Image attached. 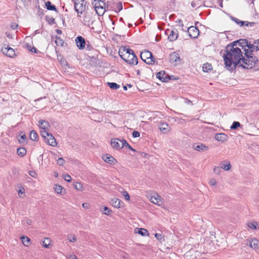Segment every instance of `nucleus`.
Instances as JSON below:
<instances>
[{
	"instance_id": "obj_1",
	"label": "nucleus",
	"mask_w": 259,
	"mask_h": 259,
	"mask_svg": "<svg viewBox=\"0 0 259 259\" xmlns=\"http://www.w3.org/2000/svg\"><path fill=\"white\" fill-rule=\"evenodd\" d=\"M238 42L239 41H234L228 45L223 56L226 67L229 70L235 69L237 65L242 67L241 64H243V60L246 58L243 56L241 49L237 47Z\"/></svg>"
},
{
	"instance_id": "obj_2",
	"label": "nucleus",
	"mask_w": 259,
	"mask_h": 259,
	"mask_svg": "<svg viewBox=\"0 0 259 259\" xmlns=\"http://www.w3.org/2000/svg\"><path fill=\"white\" fill-rule=\"evenodd\" d=\"M237 41H239L237 47L244 49V55L246 57V59L243 60V64L241 65L245 69L252 68L258 62L256 53L259 51V39L254 41L253 44L246 39H239Z\"/></svg>"
},
{
	"instance_id": "obj_3",
	"label": "nucleus",
	"mask_w": 259,
	"mask_h": 259,
	"mask_svg": "<svg viewBox=\"0 0 259 259\" xmlns=\"http://www.w3.org/2000/svg\"><path fill=\"white\" fill-rule=\"evenodd\" d=\"M118 54L120 57L127 63L131 65H137L138 63V58L133 50L126 46H121L119 49Z\"/></svg>"
},
{
	"instance_id": "obj_4",
	"label": "nucleus",
	"mask_w": 259,
	"mask_h": 259,
	"mask_svg": "<svg viewBox=\"0 0 259 259\" xmlns=\"http://www.w3.org/2000/svg\"><path fill=\"white\" fill-rule=\"evenodd\" d=\"M92 4L94 5L95 11L99 16L103 15L105 11L108 10L109 6L108 4L106 5L105 0H93Z\"/></svg>"
},
{
	"instance_id": "obj_5",
	"label": "nucleus",
	"mask_w": 259,
	"mask_h": 259,
	"mask_svg": "<svg viewBox=\"0 0 259 259\" xmlns=\"http://www.w3.org/2000/svg\"><path fill=\"white\" fill-rule=\"evenodd\" d=\"M74 2V9L78 14H82L86 8L87 2L84 0H72Z\"/></svg>"
},
{
	"instance_id": "obj_6",
	"label": "nucleus",
	"mask_w": 259,
	"mask_h": 259,
	"mask_svg": "<svg viewBox=\"0 0 259 259\" xmlns=\"http://www.w3.org/2000/svg\"><path fill=\"white\" fill-rule=\"evenodd\" d=\"M165 33L168 35V39L170 41H173L176 40L179 35L178 31L176 29H174L171 30L167 29L165 31Z\"/></svg>"
},
{
	"instance_id": "obj_7",
	"label": "nucleus",
	"mask_w": 259,
	"mask_h": 259,
	"mask_svg": "<svg viewBox=\"0 0 259 259\" xmlns=\"http://www.w3.org/2000/svg\"><path fill=\"white\" fill-rule=\"evenodd\" d=\"M169 61L171 64L175 66L177 65L181 62L180 55L176 52L170 54L169 56Z\"/></svg>"
},
{
	"instance_id": "obj_8",
	"label": "nucleus",
	"mask_w": 259,
	"mask_h": 259,
	"mask_svg": "<svg viewBox=\"0 0 259 259\" xmlns=\"http://www.w3.org/2000/svg\"><path fill=\"white\" fill-rule=\"evenodd\" d=\"M1 51L4 54L9 57H13L15 55L14 50L9 46L6 47H2Z\"/></svg>"
},
{
	"instance_id": "obj_9",
	"label": "nucleus",
	"mask_w": 259,
	"mask_h": 259,
	"mask_svg": "<svg viewBox=\"0 0 259 259\" xmlns=\"http://www.w3.org/2000/svg\"><path fill=\"white\" fill-rule=\"evenodd\" d=\"M190 37L196 38L199 34V29L195 26H190L188 28L187 30Z\"/></svg>"
},
{
	"instance_id": "obj_10",
	"label": "nucleus",
	"mask_w": 259,
	"mask_h": 259,
	"mask_svg": "<svg viewBox=\"0 0 259 259\" xmlns=\"http://www.w3.org/2000/svg\"><path fill=\"white\" fill-rule=\"evenodd\" d=\"M75 42L77 47L79 50H83L85 48L86 41L85 39L81 36H78L75 38Z\"/></svg>"
},
{
	"instance_id": "obj_11",
	"label": "nucleus",
	"mask_w": 259,
	"mask_h": 259,
	"mask_svg": "<svg viewBox=\"0 0 259 259\" xmlns=\"http://www.w3.org/2000/svg\"><path fill=\"white\" fill-rule=\"evenodd\" d=\"M150 200L152 203L159 206H161L163 204L161 196L157 193H155L153 196H152Z\"/></svg>"
},
{
	"instance_id": "obj_12",
	"label": "nucleus",
	"mask_w": 259,
	"mask_h": 259,
	"mask_svg": "<svg viewBox=\"0 0 259 259\" xmlns=\"http://www.w3.org/2000/svg\"><path fill=\"white\" fill-rule=\"evenodd\" d=\"M102 159L107 163L110 164H115L117 160L112 156L109 154H106L102 156Z\"/></svg>"
},
{
	"instance_id": "obj_13",
	"label": "nucleus",
	"mask_w": 259,
	"mask_h": 259,
	"mask_svg": "<svg viewBox=\"0 0 259 259\" xmlns=\"http://www.w3.org/2000/svg\"><path fill=\"white\" fill-rule=\"evenodd\" d=\"M156 77L159 78L162 82H167L170 78L167 74H166L164 71H161L156 74Z\"/></svg>"
},
{
	"instance_id": "obj_14",
	"label": "nucleus",
	"mask_w": 259,
	"mask_h": 259,
	"mask_svg": "<svg viewBox=\"0 0 259 259\" xmlns=\"http://www.w3.org/2000/svg\"><path fill=\"white\" fill-rule=\"evenodd\" d=\"M110 204L112 206L116 208H120L123 205V202L118 198H113L110 201Z\"/></svg>"
},
{
	"instance_id": "obj_15",
	"label": "nucleus",
	"mask_w": 259,
	"mask_h": 259,
	"mask_svg": "<svg viewBox=\"0 0 259 259\" xmlns=\"http://www.w3.org/2000/svg\"><path fill=\"white\" fill-rule=\"evenodd\" d=\"M248 241L249 242V246L254 249H257L259 245V240H257L256 238H250L248 240Z\"/></svg>"
},
{
	"instance_id": "obj_16",
	"label": "nucleus",
	"mask_w": 259,
	"mask_h": 259,
	"mask_svg": "<svg viewBox=\"0 0 259 259\" xmlns=\"http://www.w3.org/2000/svg\"><path fill=\"white\" fill-rule=\"evenodd\" d=\"M111 145L114 149L119 150L122 148V146H121L119 140L115 138L111 140Z\"/></svg>"
},
{
	"instance_id": "obj_17",
	"label": "nucleus",
	"mask_w": 259,
	"mask_h": 259,
	"mask_svg": "<svg viewBox=\"0 0 259 259\" xmlns=\"http://www.w3.org/2000/svg\"><path fill=\"white\" fill-rule=\"evenodd\" d=\"M38 123L40 130H49L50 125L48 121L40 119L39 120Z\"/></svg>"
},
{
	"instance_id": "obj_18",
	"label": "nucleus",
	"mask_w": 259,
	"mask_h": 259,
	"mask_svg": "<svg viewBox=\"0 0 259 259\" xmlns=\"http://www.w3.org/2000/svg\"><path fill=\"white\" fill-rule=\"evenodd\" d=\"M159 128L163 134H167L170 131L168 124L164 122L161 123L160 124Z\"/></svg>"
},
{
	"instance_id": "obj_19",
	"label": "nucleus",
	"mask_w": 259,
	"mask_h": 259,
	"mask_svg": "<svg viewBox=\"0 0 259 259\" xmlns=\"http://www.w3.org/2000/svg\"><path fill=\"white\" fill-rule=\"evenodd\" d=\"M48 144L52 146H56L57 145V142L55 138L51 134L46 139Z\"/></svg>"
},
{
	"instance_id": "obj_20",
	"label": "nucleus",
	"mask_w": 259,
	"mask_h": 259,
	"mask_svg": "<svg viewBox=\"0 0 259 259\" xmlns=\"http://www.w3.org/2000/svg\"><path fill=\"white\" fill-rule=\"evenodd\" d=\"M54 191L58 194L60 195L64 194L65 190L64 188L60 185L55 184L54 185Z\"/></svg>"
},
{
	"instance_id": "obj_21",
	"label": "nucleus",
	"mask_w": 259,
	"mask_h": 259,
	"mask_svg": "<svg viewBox=\"0 0 259 259\" xmlns=\"http://www.w3.org/2000/svg\"><path fill=\"white\" fill-rule=\"evenodd\" d=\"M152 54L150 51H145L141 53L140 56L142 60L144 61V60H146V59L150 58V57H152Z\"/></svg>"
},
{
	"instance_id": "obj_22",
	"label": "nucleus",
	"mask_w": 259,
	"mask_h": 259,
	"mask_svg": "<svg viewBox=\"0 0 259 259\" xmlns=\"http://www.w3.org/2000/svg\"><path fill=\"white\" fill-rule=\"evenodd\" d=\"M231 165L230 162L227 160L224 161L221 163V168L225 170L228 171L231 168Z\"/></svg>"
},
{
	"instance_id": "obj_23",
	"label": "nucleus",
	"mask_w": 259,
	"mask_h": 259,
	"mask_svg": "<svg viewBox=\"0 0 259 259\" xmlns=\"http://www.w3.org/2000/svg\"><path fill=\"white\" fill-rule=\"evenodd\" d=\"M193 148L198 151H206L208 150V147L203 144H200L196 146H194Z\"/></svg>"
},
{
	"instance_id": "obj_24",
	"label": "nucleus",
	"mask_w": 259,
	"mask_h": 259,
	"mask_svg": "<svg viewBox=\"0 0 259 259\" xmlns=\"http://www.w3.org/2000/svg\"><path fill=\"white\" fill-rule=\"evenodd\" d=\"M215 138L217 141L224 142L227 140V136L225 134L220 133L217 134Z\"/></svg>"
},
{
	"instance_id": "obj_25",
	"label": "nucleus",
	"mask_w": 259,
	"mask_h": 259,
	"mask_svg": "<svg viewBox=\"0 0 259 259\" xmlns=\"http://www.w3.org/2000/svg\"><path fill=\"white\" fill-rule=\"evenodd\" d=\"M202 69L204 72H208L212 69V67L210 63H206L203 64Z\"/></svg>"
},
{
	"instance_id": "obj_26",
	"label": "nucleus",
	"mask_w": 259,
	"mask_h": 259,
	"mask_svg": "<svg viewBox=\"0 0 259 259\" xmlns=\"http://www.w3.org/2000/svg\"><path fill=\"white\" fill-rule=\"evenodd\" d=\"M46 7L48 10L57 11V9L55 5L51 4L50 1H48L45 3Z\"/></svg>"
},
{
	"instance_id": "obj_27",
	"label": "nucleus",
	"mask_w": 259,
	"mask_h": 259,
	"mask_svg": "<svg viewBox=\"0 0 259 259\" xmlns=\"http://www.w3.org/2000/svg\"><path fill=\"white\" fill-rule=\"evenodd\" d=\"M21 239L23 244L26 246H28L30 244V239L26 236H23L21 237Z\"/></svg>"
},
{
	"instance_id": "obj_28",
	"label": "nucleus",
	"mask_w": 259,
	"mask_h": 259,
	"mask_svg": "<svg viewBox=\"0 0 259 259\" xmlns=\"http://www.w3.org/2000/svg\"><path fill=\"white\" fill-rule=\"evenodd\" d=\"M30 139L32 141H36L38 139V135L34 130L31 131L30 134Z\"/></svg>"
},
{
	"instance_id": "obj_29",
	"label": "nucleus",
	"mask_w": 259,
	"mask_h": 259,
	"mask_svg": "<svg viewBox=\"0 0 259 259\" xmlns=\"http://www.w3.org/2000/svg\"><path fill=\"white\" fill-rule=\"evenodd\" d=\"M136 229L138 230V233L142 236H145L148 235V231L146 229L144 228H136Z\"/></svg>"
},
{
	"instance_id": "obj_30",
	"label": "nucleus",
	"mask_w": 259,
	"mask_h": 259,
	"mask_svg": "<svg viewBox=\"0 0 259 259\" xmlns=\"http://www.w3.org/2000/svg\"><path fill=\"white\" fill-rule=\"evenodd\" d=\"M17 154L19 156H23L26 154V150L24 148H20L17 149Z\"/></svg>"
},
{
	"instance_id": "obj_31",
	"label": "nucleus",
	"mask_w": 259,
	"mask_h": 259,
	"mask_svg": "<svg viewBox=\"0 0 259 259\" xmlns=\"http://www.w3.org/2000/svg\"><path fill=\"white\" fill-rule=\"evenodd\" d=\"M74 188L79 191H83V187L80 183L76 182L73 184Z\"/></svg>"
},
{
	"instance_id": "obj_32",
	"label": "nucleus",
	"mask_w": 259,
	"mask_h": 259,
	"mask_svg": "<svg viewBox=\"0 0 259 259\" xmlns=\"http://www.w3.org/2000/svg\"><path fill=\"white\" fill-rule=\"evenodd\" d=\"M231 19L234 21L236 24L239 25L241 26H242L244 24V22L243 21H241L236 18L231 17Z\"/></svg>"
},
{
	"instance_id": "obj_33",
	"label": "nucleus",
	"mask_w": 259,
	"mask_h": 259,
	"mask_svg": "<svg viewBox=\"0 0 259 259\" xmlns=\"http://www.w3.org/2000/svg\"><path fill=\"white\" fill-rule=\"evenodd\" d=\"M108 85L112 89L116 90L120 88V85L115 82H108Z\"/></svg>"
},
{
	"instance_id": "obj_34",
	"label": "nucleus",
	"mask_w": 259,
	"mask_h": 259,
	"mask_svg": "<svg viewBox=\"0 0 259 259\" xmlns=\"http://www.w3.org/2000/svg\"><path fill=\"white\" fill-rule=\"evenodd\" d=\"M48 131L49 130H40V134L45 139L50 134L48 133Z\"/></svg>"
},
{
	"instance_id": "obj_35",
	"label": "nucleus",
	"mask_w": 259,
	"mask_h": 259,
	"mask_svg": "<svg viewBox=\"0 0 259 259\" xmlns=\"http://www.w3.org/2000/svg\"><path fill=\"white\" fill-rule=\"evenodd\" d=\"M257 225V224L255 222H250L247 223L248 227L253 230L256 229Z\"/></svg>"
},
{
	"instance_id": "obj_36",
	"label": "nucleus",
	"mask_w": 259,
	"mask_h": 259,
	"mask_svg": "<svg viewBox=\"0 0 259 259\" xmlns=\"http://www.w3.org/2000/svg\"><path fill=\"white\" fill-rule=\"evenodd\" d=\"M46 20L48 22V23L50 25H52L55 23V19L53 17H51L48 16H46Z\"/></svg>"
},
{
	"instance_id": "obj_37",
	"label": "nucleus",
	"mask_w": 259,
	"mask_h": 259,
	"mask_svg": "<svg viewBox=\"0 0 259 259\" xmlns=\"http://www.w3.org/2000/svg\"><path fill=\"white\" fill-rule=\"evenodd\" d=\"M241 124L238 121H234L232 125L231 126V129L232 130H236L239 126H240Z\"/></svg>"
},
{
	"instance_id": "obj_38",
	"label": "nucleus",
	"mask_w": 259,
	"mask_h": 259,
	"mask_svg": "<svg viewBox=\"0 0 259 259\" xmlns=\"http://www.w3.org/2000/svg\"><path fill=\"white\" fill-rule=\"evenodd\" d=\"M154 58L152 55V57H150V58L146 59V60H144V62L148 64H153L154 63Z\"/></svg>"
},
{
	"instance_id": "obj_39",
	"label": "nucleus",
	"mask_w": 259,
	"mask_h": 259,
	"mask_svg": "<svg viewBox=\"0 0 259 259\" xmlns=\"http://www.w3.org/2000/svg\"><path fill=\"white\" fill-rule=\"evenodd\" d=\"M67 239L71 242H74L76 241V237L72 234L68 235L67 236Z\"/></svg>"
},
{
	"instance_id": "obj_40",
	"label": "nucleus",
	"mask_w": 259,
	"mask_h": 259,
	"mask_svg": "<svg viewBox=\"0 0 259 259\" xmlns=\"http://www.w3.org/2000/svg\"><path fill=\"white\" fill-rule=\"evenodd\" d=\"M56 45L58 46H62L64 44V41L59 37H57L55 40Z\"/></svg>"
},
{
	"instance_id": "obj_41",
	"label": "nucleus",
	"mask_w": 259,
	"mask_h": 259,
	"mask_svg": "<svg viewBox=\"0 0 259 259\" xmlns=\"http://www.w3.org/2000/svg\"><path fill=\"white\" fill-rule=\"evenodd\" d=\"M22 223L23 225L26 224L27 225L31 226L32 225V221L30 219H27L26 220H22Z\"/></svg>"
},
{
	"instance_id": "obj_42",
	"label": "nucleus",
	"mask_w": 259,
	"mask_h": 259,
	"mask_svg": "<svg viewBox=\"0 0 259 259\" xmlns=\"http://www.w3.org/2000/svg\"><path fill=\"white\" fill-rule=\"evenodd\" d=\"M103 213L106 215H109L110 212H111V209H110L108 207L104 206L103 208Z\"/></svg>"
},
{
	"instance_id": "obj_43",
	"label": "nucleus",
	"mask_w": 259,
	"mask_h": 259,
	"mask_svg": "<svg viewBox=\"0 0 259 259\" xmlns=\"http://www.w3.org/2000/svg\"><path fill=\"white\" fill-rule=\"evenodd\" d=\"M63 178L66 181H67L68 182H70L72 180L70 176L68 174L64 175L63 176Z\"/></svg>"
},
{
	"instance_id": "obj_44",
	"label": "nucleus",
	"mask_w": 259,
	"mask_h": 259,
	"mask_svg": "<svg viewBox=\"0 0 259 259\" xmlns=\"http://www.w3.org/2000/svg\"><path fill=\"white\" fill-rule=\"evenodd\" d=\"M214 172L217 175H219L221 172V168L219 166H215L213 169Z\"/></svg>"
},
{
	"instance_id": "obj_45",
	"label": "nucleus",
	"mask_w": 259,
	"mask_h": 259,
	"mask_svg": "<svg viewBox=\"0 0 259 259\" xmlns=\"http://www.w3.org/2000/svg\"><path fill=\"white\" fill-rule=\"evenodd\" d=\"M28 50L31 51V52H34L35 53H37L39 51L37 50V49L35 48L34 47H31V46H29V47H28Z\"/></svg>"
},
{
	"instance_id": "obj_46",
	"label": "nucleus",
	"mask_w": 259,
	"mask_h": 259,
	"mask_svg": "<svg viewBox=\"0 0 259 259\" xmlns=\"http://www.w3.org/2000/svg\"><path fill=\"white\" fill-rule=\"evenodd\" d=\"M50 245V240L48 238H47L44 242H43V246L46 248H48L49 246Z\"/></svg>"
},
{
	"instance_id": "obj_47",
	"label": "nucleus",
	"mask_w": 259,
	"mask_h": 259,
	"mask_svg": "<svg viewBox=\"0 0 259 259\" xmlns=\"http://www.w3.org/2000/svg\"><path fill=\"white\" fill-rule=\"evenodd\" d=\"M122 193H123V195L124 196V199L127 201L130 200V196L129 194H128V193L125 191H123Z\"/></svg>"
},
{
	"instance_id": "obj_48",
	"label": "nucleus",
	"mask_w": 259,
	"mask_h": 259,
	"mask_svg": "<svg viewBox=\"0 0 259 259\" xmlns=\"http://www.w3.org/2000/svg\"><path fill=\"white\" fill-rule=\"evenodd\" d=\"M65 160L63 158H59L57 160V164L59 165H63L64 164Z\"/></svg>"
},
{
	"instance_id": "obj_49",
	"label": "nucleus",
	"mask_w": 259,
	"mask_h": 259,
	"mask_svg": "<svg viewBox=\"0 0 259 259\" xmlns=\"http://www.w3.org/2000/svg\"><path fill=\"white\" fill-rule=\"evenodd\" d=\"M119 142L120 143V145L121 146H122V148L124 147H126V145H128V144L125 140H123L121 141L119 140Z\"/></svg>"
},
{
	"instance_id": "obj_50",
	"label": "nucleus",
	"mask_w": 259,
	"mask_h": 259,
	"mask_svg": "<svg viewBox=\"0 0 259 259\" xmlns=\"http://www.w3.org/2000/svg\"><path fill=\"white\" fill-rule=\"evenodd\" d=\"M209 184L212 186H215L217 184V181L214 179H211L209 180Z\"/></svg>"
},
{
	"instance_id": "obj_51",
	"label": "nucleus",
	"mask_w": 259,
	"mask_h": 259,
	"mask_svg": "<svg viewBox=\"0 0 259 259\" xmlns=\"http://www.w3.org/2000/svg\"><path fill=\"white\" fill-rule=\"evenodd\" d=\"M155 237L158 240H161L163 238V236L162 234L158 233H156L155 234Z\"/></svg>"
},
{
	"instance_id": "obj_52",
	"label": "nucleus",
	"mask_w": 259,
	"mask_h": 259,
	"mask_svg": "<svg viewBox=\"0 0 259 259\" xmlns=\"http://www.w3.org/2000/svg\"><path fill=\"white\" fill-rule=\"evenodd\" d=\"M132 135L134 138H138V137H140V134L139 132L135 131L133 132Z\"/></svg>"
},
{
	"instance_id": "obj_53",
	"label": "nucleus",
	"mask_w": 259,
	"mask_h": 259,
	"mask_svg": "<svg viewBox=\"0 0 259 259\" xmlns=\"http://www.w3.org/2000/svg\"><path fill=\"white\" fill-rule=\"evenodd\" d=\"M116 7H117L118 12L121 11L122 9V3H117Z\"/></svg>"
},
{
	"instance_id": "obj_54",
	"label": "nucleus",
	"mask_w": 259,
	"mask_h": 259,
	"mask_svg": "<svg viewBox=\"0 0 259 259\" xmlns=\"http://www.w3.org/2000/svg\"><path fill=\"white\" fill-rule=\"evenodd\" d=\"M25 193V190L23 188H22V189H20L18 191V194L20 197H23V196H21L22 194H24Z\"/></svg>"
},
{
	"instance_id": "obj_55",
	"label": "nucleus",
	"mask_w": 259,
	"mask_h": 259,
	"mask_svg": "<svg viewBox=\"0 0 259 259\" xmlns=\"http://www.w3.org/2000/svg\"><path fill=\"white\" fill-rule=\"evenodd\" d=\"M18 26V24H17L15 23H13L12 24H11L10 27L12 29L15 30L17 28Z\"/></svg>"
},
{
	"instance_id": "obj_56",
	"label": "nucleus",
	"mask_w": 259,
	"mask_h": 259,
	"mask_svg": "<svg viewBox=\"0 0 259 259\" xmlns=\"http://www.w3.org/2000/svg\"><path fill=\"white\" fill-rule=\"evenodd\" d=\"M29 174L30 175V176H31L32 177H33V178H35L36 176V174L35 171H32V170L29 171Z\"/></svg>"
},
{
	"instance_id": "obj_57",
	"label": "nucleus",
	"mask_w": 259,
	"mask_h": 259,
	"mask_svg": "<svg viewBox=\"0 0 259 259\" xmlns=\"http://www.w3.org/2000/svg\"><path fill=\"white\" fill-rule=\"evenodd\" d=\"M244 25H245L246 26H248L249 25H250V26H253L254 24V22H249L248 21H244Z\"/></svg>"
},
{
	"instance_id": "obj_58",
	"label": "nucleus",
	"mask_w": 259,
	"mask_h": 259,
	"mask_svg": "<svg viewBox=\"0 0 259 259\" xmlns=\"http://www.w3.org/2000/svg\"><path fill=\"white\" fill-rule=\"evenodd\" d=\"M67 259H78V258L76 255L74 254H71L69 255Z\"/></svg>"
},
{
	"instance_id": "obj_59",
	"label": "nucleus",
	"mask_w": 259,
	"mask_h": 259,
	"mask_svg": "<svg viewBox=\"0 0 259 259\" xmlns=\"http://www.w3.org/2000/svg\"><path fill=\"white\" fill-rule=\"evenodd\" d=\"M89 204L87 203H84L82 204V206L85 208H89Z\"/></svg>"
},
{
	"instance_id": "obj_60",
	"label": "nucleus",
	"mask_w": 259,
	"mask_h": 259,
	"mask_svg": "<svg viewBox=\"0 0 259 259\" xmlns=\"http://www.w3.org/2000/svg\"><path fill=\"white\" fill-rule=\"evenodd\" d=\"M21 138L23 140H25L26 139V136L25 134H23L21 135Z\"/></svg>"
},
{
	"instance_id": "obj_61",
	"label": "nucleus",
	"mask_w": 259,
	"mask_h": 259,
	"mask_svg": "<svg viewBox=\"0 0 259 259\" xmlns=\"http://www.w3.org/2000/svg\"><path fill=\"white\" fill-rule=\"evenodd\" d=\"M87 49L88 50H91L92 49H93V48L90 46L89 45V44H87Z\"/></svg>"
},
{
	"instance_id": "obj_62",
	"label": "nucleus",
	"mask_w": 259,
	"mask_h": 259,
	"mask_svg": "<svg viewBox=\"0 0 259 259\" xmlns=\"http://www.w3.org/2000/svg\"><path fill=\"white\" fill-rule=\"evenodd\" d=\"M56 32L58 33V34H61L62 33V30H60V29H57L56 30Z\"/></svg>"
},
{
	"instance_id": "obj_63",
	"label": "nucleus",
	"mask_w": 259,
	"mask_h": 259,
	"mask_svg": "<svg viewBox=\"0 0 259 259\" xmlns=\"http://www.w3.org/2000/svg\"><path fill=\"white\" fill-rule=\"evenodd\" d=\"M130 149H131L132 150L135 151V149L132 148V147L128 144V145H126V147Z\"/></svg>"
},
{
	"instance_id": "obj_64",
	"label": "nucleus",
	"mask_w": 259,
	"mask_h": 259,
	"mask_svg": "<svg viewBox=\"0 0 259 259\" xmlns=\"http://www.w3.org/2000/svg\"><path fill=\"white\" fill-rule=\"evenodd\" d=\"M186 102L188 104H190V103H191V101L188 99H187Z\"/></svg>"
}]
</instances>
